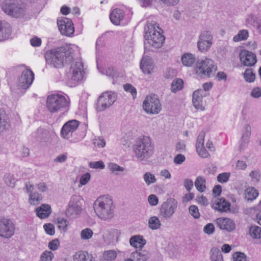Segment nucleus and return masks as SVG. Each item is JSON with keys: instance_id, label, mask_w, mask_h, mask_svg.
Returning <instances> with one entry per match:
<instances>
[{"instance_id": "1", "label": "nucleus", "mask_w": 261, "mask_h": 261, "mask_svg": "<svg viewBox=\"0 0 261 261\" xmlns=\"http://www.w3.org/2000/svg\"><path fill=\"white\" fill-rule=\"evenodd\" d=\"M73 50L68 46H61L51 49L45 53L46 63L50 66L60 68L71 62Z\"/></svg>"}, {"instance_id": "2", "label": "nucleus", "mask_w": 261, "mask_h": 261, "mask_svg": "<svg viewBox=\"0 0 261 261\" xmlns=\"http://www.w3.org/2000/svg\"><path fill=\"white\" fill-rule=\"evenodd\" d=\"M156 29H160V28L154 21L147 23L144 28V50L146 51L149 46L155 48L161 47L165 41V36Z\"/></svg>"}, {"instance_id": "3", "label": "nucleus", "mask_w": 261, "mask_h": 261, "mask_svg": "<svg viewBox=\"0 0 261 261\" xmlns=\"http://www.w3.org/2000/svg\"><path fill=\"white\" fill-rule=\"evenodd\" d=\"M135 156L140 161H146L153 153L154 145L148 136L139 138L133 146Z\"/></svg>"}, {"instance_id": "4", "label": "nucleus", "mask_w": 261, "mask_h": 261, "mask_svg": "<svg viewBox=\"0 0 261 261\" xmlns=\"http://www.w3.org/2000/svg\"><path fill=\"white\" fill-rule=\"evenodd\" d=\"M46 107L52 113L58 112H66L69 107L70 99L65 94H52L46 99Z\"/></svg>"}, {"instance_id": "5", "label": "nucleus", "mask_w": 261, "mask_h": 261, "mask_svg": "<svg viewBox=\"0 0 261 261\" xmlns=\"http://www.w3.org/2000/svg\"><path fill=\"white\" fill-rule=\"evenodd\" d=\"M113 201L110 199H97L94 203V210L96 215L101 219L107 220L114 215Z\"/></svg>"}, {"instance_id": "6", "label": "nucleus", "mask_w": 261, "mask_h": 261, "mask_svg": "<svg viewBox=\"0 0 261 261\" xmlns=\"http://www.w3.org/2000/svg\"><path fill=\"white\" fill-rule=\"evenodd\" d=\"M1 8L5 13L15 18L23 16L25 12V5L20 0H5Z\"/></svg>"}, {"instance_id": "7", "label": "nucleus", "mask_w": 261, "mask_h": 261, "mask_svg": "<svg viewBox=\"0 0 261 261\" xmlns=\"http://www.w3.org/2000/svg\"><path fill=\"white\" fill-rule=\"evenodd\" d=\"M217 66L210 59L198 60L196 63L195 70L201 77H210L217 70Z\"/></svg>"}, {"instance_id": "8", "label": "nucleus", "mask_w": 261, "mask_h": 261, "mask_svg": "<svg viewBox=\"0 0 261 261\" xmlns=\"http://www.w3.org/2000/svg\"><path fill=\"white\" fill-rule=\"evenodd\" d=\"M70 72L71 74L70 80L73 86H75L84 79L85 71L81 59H75L71 63Z\"/></svg>"}, {"instance_id": "9", "label": "nucleus", "mask_w": 261, "mask_h": 261, "mask_svg": "<svg viewBox=\"0 0 261 261\" xmlns=\"http://www.w3.org/2000/svg\"><path fill=\"white\" fill-rule=\"evenodd\" d=\"M117 99L114 92L107 91L102 93L99 97L96 104V110L97 112H102L109 108Z\"/></svg>"}, {"instance_id": "10", "label": "nucleus", "mask_w": 261, "mask_h": 261, "mask_svg": "<svg viewBox=\"0 0 261 261\" xmlns=\"http://www.w3.org/2000/svg\"><path fill=\"white\" fill-rule=\"evenodd\" d=\"M144 111L149 114H157L161 110V105L156 95L147 96L143 103Z\"/></svg>"}, {"instance_id": "11", "label": "nucleus", "mask_w": 261, "mask_h": 261, "mask_svg": "<svg viewBox=\"0 0 261 261\" xmlns=\"http://www.w3.org/2000/svg\"><path fill=\"white\" fill-rule=\"evenodd\" d=\"M82 210L81 197L78 195H73L66 211V216L71 219L75 218L80 215Z\"/></svg>"}, {"instance_id": "12", "label": "nucleus", "mask_w": 261, "mask_h": 261, "mask_svg": "<svg viewBox=\"0 0 261 261\" xmlns=\"http://www.w3.org/2000/svg\"><path fill=\"white\" fill-rule=\"evenodd\" d=\"M177 201L172 198H168L161 205L160 210V215L165 219H169L172 217L177 207Z\"/></svg>"}, {"instance_id": "13", "label": "nucleus", "mask_w": 261, "mask_h": 261, "mask_svg": "<svg viewBox=\"0 0 261 261\" xmlns=\"http://www.w3.org/2000/svg\"><path fill=\"white\" fill-rule=\"evenodd\" d=\"M57 23L59 30L62 35L70 36L74 32L73 23L71 19L62 17L58 19Z\"/></svg>"}, {"instance_id": "14", "label": "nucleus", "mask_w": 261, "mask_h": 261, "mask_svg": "<svg viewBox=\"0 0 261 261\" xmlns=\"http://www.w3.org/2000/svg\"><path fill=\"white\" fill-rule=\"evenodd\" d=\"M15 227L12 222L4 218H0V236L11 238L14 233Z\"/></svg>"}, {"instance_id": "15", "label": "nucleus", "mask_w": 261, "mask_h": 261, "mask_svg": "<svg viewBox=\"0 0 261 261\" xmlns=\"http://www.w3.org/2000/svg\"><path fill=\"white\" fill-rule=\"evenodd\" d=\"M34 79V74L32 70L25 69L23 71L18 82V89L25 90L32 84Z\"/></svg>"}, {"instance_id": "16", "label": "nucleus", "mask_w": 261, "mask_h": 261, "mask_svg": "<svg viewBox=\"0 0 261 261\" xmlns=\"http://www.w3.org/2000/svg\"><path fill=\"white\" fill-rule=\"evenodd\" d=\"M241 63L246 66H254L257 62L255 54L246 49H242L239 54Z\"/></svg>"}, {"instance_id": "17", "label": "nucleus", "mask_w": 261, "mask_h": 261, "mask_svg": "<svg viewBox=\"0 0 261 261\" xmlns=\"http://www.w3.org/2000/svg\"><path fill=\"white\" fill-rule=\"evenodd\" d=\"M79 124V121L76 120H70L66 122L61 129V136L66 139L69 138L71 136L72 133L77 129Z\"/></svg>"}, {"instance_id": "18", "label": "nucleus", "mask_w": 261, "mask_h": 261, "mask_svg": "<svg viewBox=\"0 0 261 261\" xmlns=\"http://www.w3.org/2000/svg\"><path fill=\"white\" fill-rule=\"evenodd\" d=\"M140 66L144 74H150L154 67L152 59L149 56L143 57L140 62Z\"/></svg>"}, {"instance_id": "19", "label": "nucleus", "mask_w": 261, "mask_h": 261, "mask_svg": "<svg viewBox=\"0 0 261 261\" xmlns=\"http://www.w3.org/2000/svg\"><path fill=\"white\" fill-rule=\"evenodd\" d=\"M217 226L221 229L231 231L235 228L233 221L228 218H219L216 220Z\"/></svg>"}, {"instance_id": "20", "label": "nucleus", "mask_w": 261, "mask_h": 261, "mask_svg": "<svg viewBox=\"0 0 261 261\" xmlns=\"http://www.w3.org/2000/svg\"><path fill=\"white\" fill-rule=\"evenodd\" d=\"M11 34V25L5 20H0V42L8 40Z\"/></svg>"}, {"instance_id": "21", "label": "nucleus", "mask_w": 261, "mask_h": 261, "mask_svg": "<svg viewBox=\"0 0 261 261\" xmlns=\"http://www.w3.org/2000/svg\"><path fill=\"white\" fill-rule=\"evenodd\" d=\"M211 206L215 210L221 212H227L230 210V203L227 201L225 198H217Z\"/></svg>"}, {"instance_id": "22", "label": "nucleus", "mask_w": 261, "mask_h": 261, "mask_svg": "<svg viewBox=\"0 0 261 261\" xmlns=\"http://www.w3.org/2000/svg\"><path fill=\"white\" fill-rule=\"evenodd\" d=\"M251 128L249 124L244 126L242 137L240 140V149H243L248 144L251 135Z\"/></svg>"}, {"instance_id": "23", "label": "nucleus", "mask_w": 261, "mask_h": 261, "mask_svg": "<svg viewBox=\"0 0 261 261\" xmlns=\"http://www.w3.org/2000/svg\"><path fill=\"white\" fill-rule=\"evenodd\" d=\"M205 96L202 89H198L193 92L192 101L196 109H202V97Z\"/></svg>"}, {"instance_id": "24", "label": "nucleus", "mask_w": 261, "mask_h": 261, "mask_svg": "<svg viewBox=\"0 0 261 261\" xmlns=\"http://www.w3.org/2000/svg\"><path fill=\"white\" fill-rule=\"evenodd\" d=\"M124 16L125 14L123 10L115 9L110 14V18L113 24L119 25L120 21L123 19Z\"/></svg>"}, {"instance_id": "25", "label": "nucleus", "mask_w": 261, "mask_h": 261, "mask_svg": "<svg viewBox=\"0 0 261 261\" xmlns=\"http://www.w3.org/2000/svg\"><path fill=\"white\" fill-rule=\"evenodd\" d=\"M150 257L149 252L145 250H138L132 252L130 257L136 261H146Z\"/></svg>"}, {"instance_id": "26", "label": "nucleus", "mask_w": 261, "mask_h": 261, "mask_svg": "<svg viewBox=\"0 0 261 261\" xmlns=\"http://www.w3.org/2000/svg\"><path fill=\"white\" fill-rule=\"evenodd\" d=\"M36 212L38 217L41 219L46 218L51 213V207L48 204H43L38 207L36 210Z\"/></svg>"}, {"instance_id": "27", "label": "nucleus", "mask_w": 261, "mask_h": 261, "mask_svg": "<svg viewBox=\"0 0 261 261\" xmlns=\"http://www.w3.org/2000/svg\"><path fill=\"white\" fill-rule=\"evenodd\" d=\"M146 242L143 237L140 235L132 236L129 240L130 245L135 248H142Z\"/></svg>"}, {"instance_id": "28", "label": "nucleus", "mask_w": 261, "mask_h": 261, "mask_svg": "<svg viewBox=\"0 0 261 261\" xmlns=\"http://www.w3.org/2000/svg\"><path fill=\"white\" fill-rule=\"evenodd\" d=\"M210 257L211 261H224L222 253L219 249L217 247H213L211 249Z\"/></svg>"}, {"instance_id": "29", "label": "nucleus", "mask_w": 261, "mask_h": 261, "mask_svg": "<svg viewBox=\"0 0 261 261\" xmlns=\"http://www.w3.org/2000/svg\"><path fill=\"white\" fill-rule=\"evenodd\" d=\"M258 195V191L254 187H249L245 191V198L248 201H252Z\"/></svg>"}, {"instance_id": "30", "label": "nucleus", "mask_w": 261, "mask_h": 261, "mask_svg": "<svg viewBox=\"0 0 261 261\" xmlns=\"http://www.w3.org/2000/svg\"><path fill=\"white\" fill-rule=\"evenodd\" d=\"M181 62L184 65L190 67L195 62V59L193 54L187 53L182 55Z\"/></svg>"}, {"instance_id": "31", "label": "nucleus", "mask_w": 261, "mask_h": 261, "mask_svg": "<svg viewBox=\"0 0 261 261\" xmlns=\"http://www.w3.org/2000/svg\"><path fill=\"white\" fill-rule=\"evenodd\" d=\"M206 180L203 176H198L195 181V186L197 190L200 192H203L206 188L205 187Z\"/></svg>"}, {"instance_id": "32", "label": "nucleus", "mask_w": 261, "mask_h": 261, "mask_svg": "<svg viewBox=\"0 0 261 261\" xmlns=\"http://www.w3.org/2000/svg\"><path fill=\"white\" fill-rule=\"evenodd\" d=\"M249 36V33L247 30H240L237 35L233 37V41L234 42H239L243 40H246L248 39Z\"/></svg>"}, {"instance_id": "33", "label": "nucleus", "mask_w": 261, "mask_h": 261, "mask_svg": "<svg viewBox=\"0 0 261 261\" xmlns=\"http://www.w3.org/2000/svg\"><path fill=\"white\" fill-rule=\"evenodd\" d=\"M161 223L159 219L156 216H153L148 220V227L152 230H156L160 228Z\"/></svg>"}, {"instance_id": "34", "label": "nucleus", "mask_w": 261, "mask_h": 261, "mask_svg": "<svg viewBox=\"0 0 261 261\" xmlns=\"http://www.w3.org/2000/svg\"><path fill=\"white\" fill-rule=\"evenodd\" d=\"M9 124L6 120V114L4 111L0 109V132L8 128Z\"/></svg>"}, {"instance_id": "35", "label": "nucleus", "mask_w": 261, "mask_h": 261, "mask_svg": "<svg viewBox=\"0 0 261 261\" xmlns=\"http://www.w3.org/2000/svg\"><path fill=\"white\" fill-rule=\"evenodd\" d=\"M183 81L180 79L174 80L171 84V90L173 92H176L183 88Z\"/></svg>"}, {"instance_id": "36", "label": "nucleus", "mask_w": 261, "mask_h": 261, "mask_svg": "<svg viewBox=\"0 0 261 261\" xmlns=\"http://www.w3.org/2000/svg\"><path fill=\"white\" fill-rule=\"evenodd\" d=\"M199 39L204 42H206L208 45L212 44L213 43V37L210 31H203L199 35Z\"/></svg>"}, {"instance_id": "37", "label": "nucleus", "mask_w": 261, "mask_h": 261, "mask_svg": "<svg viewBox=\"0 0 261 261\" xmlns=\"http://www.w3.org/2000/svg\"><path fill=\"white\" fill-rule=\"evenodd\" d=\"M245 81L248 83H252L254 81L255 79V74L253 72L251 68H247L243 73Z\"/></svg>"}, {"instance_id": "38", "label": "nucleus", "mask_w": 261, "mask_h": 261, "mask_svg": "<svg viewBox=\"0 0 261 261\" xmlns=\"http://www.w3.org/2000/svg\"><path fill=\"white\" fill-rule=\"evenodd\" d=\"M249 232L251 236L254 239L261 238V227L256 225H252L250 227Z\"/></svg>"}, {"instance_id": "39", "label": "nucleus", "mask_w": 261, "mask_h": 261, "mask_svg": "<svg viewBox=\"0 0 261 261\" xmlns=\"http://www.w3.org/2000/svg\"><path fill=\"white\" fill-rule=\"evenodd\" d=\"M29 200L31 204L37 205L42 199V195L38 192H34L30 194Z\"/></svg>"}, {"instance_id": "40", "label": "nucleus", "mask_w": 261, "mask_h": 261, "mask_svg": "<svg viewBox=\"0 0 261 261\" xmlns=\"http://www.w3.org/2000/svg\"><path fill=\"white\" fill-rule=\"evenodd\" d=\"M143 179L147 186L154 184L156 181L155 176L150 172H146L143 175Z\"/></svg>"}, {"instance_id": "41", "label": "nucleus", "mask_w": 261, "mask_h": 261, "mask_svg": "<svg viewBox=\"0 0 261 261\" xmlns=\"http://www.w3.org/2000/svg\"><path fill=\"white\" fill-rule=\"evenodd\" d=\"M103 256L105 259L108 261H112L116 258L117 253L115 251L110 250L105 251L103 253Z\"/></svg>"}, {"instance_id": "42", "label": "nucleus", "mask_w": 261, "mask_h": 261, "mask_svg": "<svg viewBox=\"0 0 261 261\" xmlns=\"http://www.w3.org/2000/svg\"><path fill=\"white\" fill-rule=\"evenodd\" d=\"M89 254L85 251H80L75 255V261H88Z\"/></svg>"}, {"instance_id": "43", "label": "nucleus", "mask_w": 261, "mask_h": 261, "mask_svg": "<svg viewBox=\"0 0 261 261\" xmlns=\"http://www.w3.org/2000/svg\"><path fill=\"white\" fill-rule=\"evenodd\" d=\"M108 167L110 170L116 175H118L119 172H123L124 170V168L123 167L112 163L109 164Z\"/></svg>"}, {"instance_id": "44", "label": "nucleus", "mask_w": 261, "mask_h": 261, "mask_svg": "<svg viewBox=\"0 0 261 261\" xmlns=\"http://www.w3.org/2000/svg\"><path fill=\"white\" fill-rule=\"evenodd\" d=\"M54 257V254L51 251H44L40 256L41 261H51Z\"/></svg>"}, {"instance_id": "45", "label": "nucleus", "mask_w": 261, "mask_h": 261, "mask_svg": "<svg viewBox=\"0 0 261 261\" xmlns=\"http://www.w3.org/2000/svg\"><path fill=\"white\" fill-rule=\"evenodd\" d=\"M205 135V133L203 130L199 133L196 143V148H199L200 147L204 146Z\"/></svg>"}, {"instance_id": "46", "label": "nucleus", "mask_w": 261, "mask_h": 261, "mask_svg": "<svg viewBox=\"0 0 261 261\" xmlns=\"http://www.w3.org/2000/svg\"><path fill=\"white\" fill-rule=\"evenodd\" d=\"M92 230L89 228L82 230L81 232V237L82 240H88L90 239L93 235Z\"/></svg>"}, {"instance_id": "47", "label": "nucleus", "mask_w": 261, "mask_h": 261, "mask_svg": "<svg viewBox=\"0 0 261 261\" xmlns=\"http://www.w3.org/2000/svg\"><path fill=\"white\" fill-rule=\"evenodd\" d=\"M176 70L171 68H167L164 73V76L167 79H172L174 77L176 76Z\"/></svg>"}, {"instance_id": "48", "label": "nucleus", "mask_w": 261, "mask_h": 261, "mask_svg": "<svg viewBox=\"0 0 261 261\" xmlns=\"http://www.w3.org/2000/svg\"><path fill=\"white\" fill-rule=\"evenodd\" d=\"M57 223L58 224V227L60 229H62L64 231L67 230L68 225V222L67 220L63 218H58L57 219Z\"/></svg>"}, {"instance_id": "49", "label": "nucleus", "mask_w": 261, "mask_h": 261, "mask_svg": "<svg viewBox=\"0 0 261 261\" xmlns=\"http://www.w3.org/2000/svg\"><path fill=\"white\" fill-rule=\"evenodd\" d=\"M197 45L199 50L203 52L208 50L210 48L212 44L208 45L206 42H204L199 39L197 42Z\"/></svg>"}, {"instance_id": "50", "label": "nucleus", "mask_w": 261, "mask_h": 261, "mask_svg": "<svg viewBox=\"0 0 261 261\" xmlns=\"http://www.w3.org/2000/svg\"><path fill=\"white\" fill-rule=\"evenodd\" d=\"M233 261H249L246 255L242 252H236L233 254Z\"/></svg>"}, {"instance_id": "51", "label": "nucleus", "mask_w": 261, "mask_h": 261, "mask_svg": "<svg viewBox=\"0 0 261 261\" xmlns=\"http://www.w3.org/2000/svg\"><path fill=\"white\" fill-rule=\"evenodd\" d=\"M124 90L131 93L133 98H135L137 95L136 89L130 84H126L123 85Z\"/></svg>"}, {"instance_id": "52", "label": "nucleus", "mask_w": 261, "mask_h": 261, "mask_svg": "<svg viewBox=\"0 0 261 261\" xmlns=\"http://www.w3.org/2000/svg\"><path fill=\"white\" fill-rule=\"evenodd\" d=\"M4 181L5 183L9 187L13 188L15 186V181L12 175L8 174L5 175Z\"/></svg>"}, {"instance_id": "53", "label": "nucleus", "mask_w": 261, "mask_h": 261, "mask_svg": "<svg viewBox=\"0 0 261 261\" xmlns=\"http://www.w3.org/2000/svg\"><path fill=\"white\" fill-rule=\"evenodd\" d=\"M230 176L229 172H224L218 174L217 176V180L219 182L224 183L227 182Z\"/></svg>"}, {"instance_id": "54", "label": "nucleus", "mask_w": 261, "mask_h": 261, "mask_svg": "<svg viewBox=\"0 0 261 261\" xmlns=\"http://www.w3.org/2000/svg\"><path fill=\"white\" fill-rule=\"evenodd\" d=\"M249 176L252 181L258 182L260 178V172L259 170L252 171L250 173Z\"/></svg>"}, {"instance_id": "55", "label": "nucleus", "mask_w": 261, "mask_h": 261, "mask_svg": "<svg viewBox=\"0 0 261 261\" xmlns=\"http://www.w3.org/2000/svg\"><path fill=\"white\" fill-rule=\"evenodd\" d=\"M190 214L195 219H198L200 217L199 210L196 205H191L189 208Z\"/></svg>"}, {"instance_id": "56", "label": "nucleus", "mask_w": 261, "mask_h": 261, "mask_svg": "<svg viewBox=\"0 0 261 261\" xmlns=\"http://www.w3.org/2000/svg\"><path fill=\"white\" fill-rule=\"evenodd\" d=\"M89 167L94 169H104L105 165L102 161L97 162H90L89 164Z\"/></svg>"}, {"instance_id": "57", "label": "nucleus", "mask_w": 261, "mask_h": 261, "mask_svg": "<svg viewBox=\"0 0 261 261\" xmlns=\"http://www.w3.org/2000/svg\"><path fill=\"white\" fill-rule=\"evenodd\" d=\"M60 246V242L58 239H55L48 243V248L53 250L55 251L58 249Z\"/></svg>"}, {"instance_id": "58", "label": "nucleus", "mask_w": 261, "mask_h": 261, "mask_svg": "<svg viewBox=\"0 0 261 261\" xmlns=\"http://www.w3.org/2000/svg\"><path fill=\"white\" fill-rule=\"evenodd\" d=\"M196 152L198 154V155L203 158H206L208 156H210V154L207 152V151L206 150L204 146L203 147H200L199 148H196Z\"/></svg>"}, {"instance_id": "59", "label": "nucleus", "mask_w": 261, "mask_h": 261, "mask_svg": "<svg viewBox=\"0 0 261 261\" xmlns=\"http://www.w3.org/2000/svg\"><path fill=\"white\" fill-rule=\"evenodd\" d=\"M43 227L47 234L53 236L55 234L54 226L51 223L45 224Z\"/></svg>"}, {"instance_id": "60", "label": "nucleus", "mask_w": 261, "mask_h": 261, "mask_svg": "<svg viewBox=\"0 0 261 261\" xmlns=\"http://www.w3.org/2000/svg\"><path fill=\"white\" fill-rule=\"evenodd\" d=\"M215 230V226L213 223H208L203 228V231L207 234H212Z\"/></svg>"}, {"instance_id": "61", "label": "nucleus", "mask_w": 261, "mask_h": 261, "mask_svg": "<svg viewBox=\"0 0 261 261\" xmlns=\"http://www.w3.org/2000/svg\"><path fill=\"white\" fill-rule=\"evenodd\" d=\"M91 177L90 174L89 173H85L80 178V182L82 185H86L89 181Z\"/></svg>"}, {"instance_id": "62", "label": "nucleus", "mask_w": 261, "mask_h": 261, "mask_svg": "<svg viewBox=\"0 0 261 261\" xmlns=\"http://www.w3.org/2000/svg\"><path fill=\"white\" fill-rule=\"evenodd\" d=\"M93 144L98 148H103L106 145V142L103 139H95L93 140Z\"/></svg>"}, {"instance_id": "63", "label": "nucleus", "mask_w": 261, "mask_h": 261, "mask_svg": "<svg viewBox=\"0 0 261 261\" xmlns=\"http://www.w3.org/2000/svg\"><path fill=\"white\" fill-rule=\"evenodd\" d=\"M258 18L253 14H250L247 16L246 21L248 24L255 26Z\"/></svg>"}, {"instance_id": "64", "label": "nucleus", "mask_w": 261, "mask_h": 261, "mask_svg": "<svg viewBox=\"0 0 261 261\" xmlns=\"http://www.w3.org/2000/svg\"><path fill=\"white\" fill-rule=\"evenodd\" d=\"M251 95L254 98H258L261 96V88L256 87L253 88L251 92Z\"/></svg>"}]
</instances>
